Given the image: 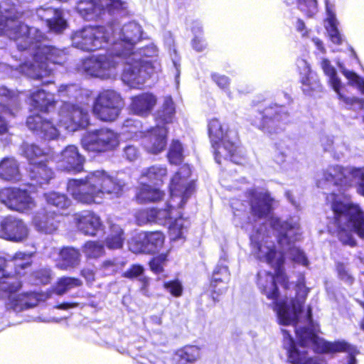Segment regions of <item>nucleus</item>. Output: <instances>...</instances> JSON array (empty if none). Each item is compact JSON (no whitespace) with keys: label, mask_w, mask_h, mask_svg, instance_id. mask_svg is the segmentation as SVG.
<instances>
[{"label":"nucleus","mask_w":364,"mask_h":364,"mask_svg":"<svg viewBox=\"0 0 364 364\" xmlns=\"http://www.w3.org/2000/svg\"><path fill=\"white\" fill-rule=\"evenodd\" d=\"M124 237L122 229L117 225L110 224V233L106 238V245L110 250L120 249Z\"/></svg>","instance_id":"58836bf2"},{"label":"nucleus","mask_w":364,"mask_h":364,"mask_svg":"<svg viewBox=\"0 0 364 364\" xmlns=\"http://www.w3.org/2000/svg\"><path fill=\"white\" fill-rule=\"evenodd\" d=\"M208 133L213 146H218L215 152V161L220 164V158L230 159L237 149V132L222 124L218 119H212L208 123Z\"/></svg>","instance_id":"6e6552de"},{"label":"nucleus","mask_w":364,"mask_h":364,"mask_svg":"<svg viewBox=\"0 0 364 364\" xmlns=\"http://www.w3.org/2000/svg\"><path fill=\"white\" fill-rule=\"evenodd\" d=\"M189 225V221L183 217L180 216L172 220L168 224L170 238L173 240L184 238Z\"/></svg>","instance_id":"e433bc0d"},{"label":"nucleus","mask_w":364,"mask_h":364,"mask_svg":"<svg viewBox=\"0 0 364 364\" xmlns=\"http://www.w3.org/2000/svg\"><path fill=\"white\" fill-rule=\"evenodd\" d=\"M284 347L287 350L288 359L293 364H326L322 356L318 355L309 358L306 357L304 350H299L296 346L294 340L289 333L283 329Z\"/></svg>","instance_id":"6ab92c4d"},{"label":"nucleus","mask_w":364,"mask_h":364,"mask_svg":"<svg viewBox=\"0 0 364 364\" xmlns=\"http://www.w3.org/2000/svg\"><path fill=\"white\" fill-rule=\"evenodd\" d=\"M124 154L127 160L132 161L138 158L139 151L135 146H127L124 149Z\"/></svg>","instance_id":"774afa93"},{"label":"nucleus","mask_w":364,"mask_h":364,"mask_svg":"<svg viewBox=\"0 0 364 364\" xmlns=\"http://www.w3.org/2000/svg\"><path fill=\"white\" fill-rule=\"evenodd\" d=\"M337 270L340 278L348 283H352L353 279L351 274L349 273L348 269L343 264H338L337 266Z\"/></svg>","instance_id":"338daca9"},{"label":"nucleus","mask_w":364,"mask_h":364,"mask_svg":"<svg viewBox=\"0 0 364 364\" xmlns=\"http://www.w3.org/2000/svg\"><path fill=\"white\" fill-rule=\"evenodd\" d=\"M126 264L124 259L119 258H114L112 259H107L102 264V267L109 274H114L119 270L122 269Z\"/></svg>","instance_id":"6e6d98bb"},{"label":"nucleus","mask_w":364,"mask_h":364,"mask_svg":"<svg viewBox=\"0 0 364 364\" xmlns=\"http://www.w3.org/2000/svg\"><path fill=\"white\" fill-rule=\"evenodd\" d=\"M0 201L12 210L26 213L36 206L30 193L24 189L6 188L0 190Z\"/></svg>","instance_id":"4468645a"},{"label":"nucleus","mask_w":364,"mask_h":364,"mask_svg":"<svg viewBox=\"0 0 364 364\" xmlns=\"http://www.w3.org/2000/svg\"><path fill=\"white\" fill-rule=\"evenodd\" d=\"M76 9L85 19L88 20L91 10V0H80L77 2Z\"/></svg>","instance_id":"052dcab7"},{"label":"nucleus","mask_w":364,"mask_h":364,"mask_svg":"<svg viewBox=\"0 0 364 364\" xmlns=\"http://www.w3.org/2000/svg\"><path fill=\"white\" fill-rule=\"evenodd\" d=\"M326 10L327 16L325 27L329 38L333 43L341 44L342 42V36L338 29V22L336 16L335 6L326 1Z\"/></svg>","instance_id":"7c9ffc66"},{"label":"nucleus","mask_w":364,"mask_h":364,"mask_svg":"<svg viewBox=\"0 0 364 364\" xmlns=\"http://www.w3.org/2000/svg\"><path fill=\"white\" fill-rule=\"evenodd\" d=\"M29 170L31 178L40 185L48 183L53 178V171L47 166L43 160L39 161L38 164L30 166Z\"/></svg>","instance_id":"c9c22d12"},{"label":"nucleus","mask_w":364,"mask_h":364,"mask_svg":"<svg viewBox=\"0 0 364 364\" xmlns=\"http://www.w3.org/2000/svg\"><path fill=\"white\" fill-rule=\"evenodd\" d=\"M92 237L103 236L105 234V227L99 216L92 214Z\"/></svg>","instance_id":"e2e57ef3"},{"label":"nucleus","mask_w":364,"mask_h":364,"mask_svg":"<svg viewBox=\"0 0 364 364\" xmlns=\"http://www.w3.org/2000/svg\"><path fill=\"white\" fill-rule=\"evenodd\" d=\"M26 124L31 130L36 132L37 134L46 139H54L59 135L56 127L38 114L28 117Z\"/></svg>","instance_id":"5701e85b"},{"label":"nucleus","mask_w":364,"mask_h":364,"mask_svg":"<svg viewBox=\"0 0 364 364\" xmlns=\"http://www.w3.org/2000/svg\"><path fill=\"white\" fill-rule=\"evenodd\" d=\"M295 331L302 348L312 346L316 352L321 353L347 352L352 354L355 351V348L345 341H326L316 336L311 329L296 326Z\"/></svg>","instance_id":"9b49d317"},{"label":"nucleus","mask_w":364,"mask_h":364,"mask_svg":"<svg viewBox=\"0 0 364 364\" xmlns=\"http://www.w3.org/2000/svg\"><path fill=\"white\" fill-rule=\"evenodd\" d=\"M289 4H296L298 9L306 16L311 17L318 11V4L316 0H284Z\"/></svg>","instance_id":"a18cd8bd"},{"label":"nucleus","mask_w":364,"mask_h":364,"mask_svg":"<svg viewBox=\"0 0 364 364\" xmlns=\"http://www.w3.org/2000/svg\"><path fill=\"white\" fill-rule=\"evenodd\" d=\"M21 13L17 11L16 6L9 1L0 4V33L6 35L9 38L21 42L27 32L36 35L39 40L42 35L36 28L28 27L18 21Z\"/></svg>","instance_id":"1a4fd4ad"},{"label":"nucleus","mask_w":364,"mask_h":364,"mask_svg":"<svg viewBox=\"0 0 364 364\" xmlns=\"http://www.w3.org/2000/svg\"><path fill=\"white\" fill-rule=\"evenodd\" d=\"M191 170L188 165H183L172 177L170 183L171 200L168 209L146 210L140 212L137 220L140 225L157 223L168 225L173 220L175 208H182L194 191V183L190 180Z\"/></svg>","instance_id":"20e7f679"},{"label":"nucleus","mask_w":364,"mask_h":364,"mask_svg":"<svg viewBox=\"0 0 364 364\" xmlns=\"http://www.w3.org/2000/svg\"><path fill=\"white\" fill-rule=\"evenodd\" d=\"M230 279V273L226 267H217L212 277L210 287L213 291V299L217 300V296L223 294L227 289V283Z\"/></svg>","instance_id":"c756f323"},{"label":"nucleus","mask_w":364,"mask_h":364,"mask_svg":"<svg viewBox=\"0 0 364 364\" xmlns=\"http://www.w3.org/2000/svg\"><path fill=\"white\" fill-rule=\"evenodd\" d=\"M125 3L122 0H92V14L95 12L97 9L100 11L107 9H124Z\"/></svg>","instance_id":"603ef678"},{"label":"nucleus","mask_w":364,"mask_h":364,"mask_svg":"<svg viewBox=\"0 0 364 364\" xmlns=\"http://www.w3.org/2000/svg\"><path fill=\"white\" fill-rule=\"evenodd\" d=\"M36 284H48L50 280V270L48 269H41L33 273Z\"/></svg>","instance_id":"680f3d73"},{"label":"nucleus","mask_w":364,"mask_h":364,"mask_svg":"<svg viewBox=\"0 0 364 364\" xmlns=\"http://www.w3.org/2000/svg\"><path fill=\"white\" fill-rule=\"evenodd\" d=\"M168 158L171 164H178L183 160V148L178 141H173L168 152Z\"/></svg>","instance_id":"864d4df0"},{"label":"nucleus","mask_w":364,"mask_h":364,"mask_svg":"<svg viewBox=\"0 0 364 364\" xmlns=\"http://www.w3.org/2000/svg\"><path fill=\"white\" fill-rule=\"evenodd\" d=\"M141 26L135 23L130 22L122 28L118 23L109 26L108 28L104 27H92V48H101L103 43L112 42V54L117 56H127L135 53H132L134 44L141 37Z\"/></svg>","instance_id":"39448f33"},{"label":"nucleus","mask_w":364,"mask_h":364,"mask_svg":"<svg viewBox=\"0 0 364 364\" xmlns=\"http://www.w3.org/2000/svg\"><path fill=\"white\" fill-rule=\"evenodd\" d=\"M165 236L160 231L140 234L132 239L129 250L134 253L155 254L162 250Z\"/></svg>","instance_id":"dca6fc26"},{"label":"nucleus","mask_w":364,"mask_h":364,"mask_svg":"<svg viewBox=\"0 0 364 364\" xmlns=\"http://www.w3.org/2000/svg\"><path fill=\"white\" fill-rule=\"evenodd\" d=\"M341 88H338V90H334L341 101H343L349 108H352L353 106L357 105L360 108H362L364 105V100L360 99L358 97H349L344 96L340 91Z\"/></svg>","instance_id":"bf43d9fd"},{"label":"nucleus","mask_w":364,"mask_h":364,"mask_svg":"<svg viewBox=\"0 0 364 364\" xmlns=\"http://www.w3.org/2000/svg\"><path fill=\"white\" fill-rule=\"evenodd\" d=\"M212 79L219 87L228 90L230 80L227 76L214 73L212 75Z\"/></svg>","instance_id":"69168bd1"},{"label":"nucleus","mask_w":364,"mask_h":364,"mask_svg":"<svg viewBox=\"0 0 364 364\" xmlns=\"http://www.w3.org/2000/svg\"><path fill=\"white\" fill-rule=\"evenodd\" d=\"M44 198L48 204L58 208L65 209L70 205V200L65 195L57 192L45 193Z\"/></svg>","instance_id":"8fccbe9b"},{"label":"nucleus","mask_w":364,"mask_h":364,"mask_svg":"<svg viewBox=\"0 0 364 364\" xmlns=\"http://www.w3.org/2000/svg\"><path fill=\"white\" fill-rule=\"evenodd\" d=\"M351 183L356 185L358 193L364 196V167L329 166L323 170L316 181V185L320 188H337L339 194H336L333 191L326 197V200L331 205L339 240L343 244L353 246L355 244L353 232L364 238V212L358 205L348 201L341 194Z\"/></svg>","instance_id":"f257e3e1"},{"label":"nucleus","mask_w":364,"mask_h":364,"mask_svg":"<svg viewBox=\"0 0 364 364\" xmlns=\"http://www.w3.org/2000/svg\"><path fill=\"white\" fill-rule=\"evenodd\" d=\"M32 105L40 110H46L53 102V97L51 94L44 90H38L31 95Z\"/></svg>","instance_id":"ea45409f"},{"label":"nucleus","mask_w":364,"mask_h":364,"mask_svg":"<svg viewBox=\"0 0 364 364\" xmlns=\"http://www.w3.org/2000/svg\"><path fill=\"white\" fill-rule=\"evenodd\" d=\"M84 162V157L73 145L66 146L57 158L58 167L66 171H81Z\"/></svg>","instance_id":"aec40b11"},{"label":"nucleus","mask_w":364,"mask_h":364,"mask_svg":"<svg viewBox=\"0 0 364 364\" xmlns=\"http://www.w3.org/2000/svg\"><path fill=\"white\" fill-rule=\"evenodd\" d=\"M116 61L110 60L109 56L100 55L92 60V77L102 79L109 78L114 75L113 69Z\"/></svg>","instance_id":"2f4dec72"},{"label":"nucleus","mask_w":364,"mask_h":364,"mask_svg":"<svg viewBox=\"0 0 364 364\" xmlns=\"http://www.w3.org/2000/svg\"><path fill=\"white\" fill-rule=\"evenodd\" d=\"M24 156L30 162V166L38 164L39 161L46 159L45 152L34 144H24L23 146Z\"/></svg>","instance_id":"79ce46f5"},{"label":"nucleus","mask_w":364,"mask_h":364,"mask_svg":"<svg viewBox=\"0 0 364 364\" xmlns=\"http://www.w3.org/2000/svg\"><path fill=\"white\" fill-rule=\"evenodd\" d=\"M81 284L79 279L73 277H62L58 281L54 292L58 295H63L73 288Z\"/></svg>","instance_id":"09e8293b"},{"label":"nucleus","mask_w":364,"mask_h":364,"mask_svg":"<svg viewBox=\"0 0 364 364\" xmlns=\"http://www.w3.org/2000/svg\"><path fill=\"white\" fill-rule=\"evenodd\" d=\"M144 267L139 264H134L123 273V277L129 279H133L142 275Z\"/></svg>","instance_id":"0e129e2a"},{"label":"nucleus","mask_w":364,"mask_h":364,"mask_svg":"<svg viewBox=\"0 0 364 364\" xmlns=\"http://www.w3.org/2000/svg\"><path fill=\"white\" fill-rule=\"evenodd\" d=\"M156 102L157 99L153 94L142 93L132 98L130 109L136 114L145 116L153 110Z\"/></svg>","instance_id":"a878e982"},{"label":"nucleus","mask_w":364,"mask_h":364,"mask_svg":"<svg viewBox=\"0 0 364 364\" xmlns=\"http://www.w3.org/2000/svg\"><path fill=\"white\" fill-rule=\"evenodd\" d=\"M301 234L297 218L281 221L271 217L267 225L262 224L250 235L252 254L262 261L267 262L275 270L277 279L283 278L282 267L284 253L288 252L295 262L307 267L309 261L305 254L293 245Z\"/></svg>","instance_id":"f03ea898"},{"label":"nucleus","mask_w":364,"mask_h":364,"mask_svg":"<svg viewBox=\"0 0 364 364\" xmlns=\"http://www.w3.org/2000/svg\"><path fill=\"white\" fill-rule=\"evenodd\" d=\"M34 228L41 232L51 234L58 228L54 213L38 212L33 219Z\"/></svg>","instance_id":"c85d7f7f"},{"label":"nucleus","mask_w":364,"mask_h":364,"mask_svg":"<svg viewBox=\"0 0 364 364\" xmlns=\"http://www.w3.org/2000/svg\"><path fill=\"white\" fill-rule=\"evenodd\" d=\"M296 65L301 75V83L306 87L303 88L304 91L309 92L319 88V82L311 72L307 61L304 59H298Z\"/></svg>","instance_id":"f704fd0d"},{"label":"nucleus","mask_w":364,"mask_h":364,"mask_svg":"<svg viewBox=\"0 0 364 364\" xmlns=\"http://www.w3.org/2000/svg\"><path fill=\"white\" fill-rule=\"evenodd\" d=\"M124 185L119 181L111 177L103 171L92 173V202L100 203L105 196L119 197Z\"/></svg>","instance_id":"ddd939ff"},{"label":"nucleus","mask_w":364,"mask_h":364,"mask_svg":"<svg viewBox=\"0 0 364 364\" xmlns=\"http://www.w3.org/2000/svg\"><path fill=\"white\" fill-rule=\"evenodd\" d=\"M124 106L120 95L113 90H105L96 98L92 112L102 120L111 122L119 116Z\"/></svg>","instance_id":"f8f14e48"},{"label":"nucleus","mask_w":364,"mask_h":364,"mask_svg":"<svg viewBox=\"0 0 364 364\" xmlns=\"http://www.w3.org/2000/svg\"><path fill=\"white\" fill-rule=\"evenodd\" d=\"M166 174L167 171L165 167L160 166H153L142 172L141 176V183H145L146 180H148L153 183L154 185H159L160 183L163 182L164 178H165L166 176Z\"/></svg>","instance_id":"4c0bfd02"},{"label":"nucleus","mask_w":364,"mask_h":364,"mask_svg":"<svg viewBox=\"0 0 364 364\" xmlns=\"http://www.w3.org/2000/svg\"><path fill=\"white\" fill-rule=\"evenodd\" d=\"M0 178L9 182L21 180V173L18 161L13 157H6L0 161Z\"/></svg>","instance_id":"cd10ccee"},{"label":"nucleus","mask_w":364,"mask_h":364,"mask_svg":"<svg viewBox=\"0 0 364 364\" xmlns=\"http://www.w3.org/2000/svg\"><path fill=\"white\" fill-rule=\"evenodd\" d=\"M36 14L39 18L45 20L50 30L55 32H60L65 28L66 22L62 17L60 10L53 8H40Z\"/></svg>","instance_id":"bb28decb"},{"label":"nucleus","mask_w":364,"mask_h":364,"mask_svg":"<svg viewBox=\"0 0 364 364\" xmlns=\"http://www.w3.org/2000/svg\"><path fill=\"white\" fill-rule=\"evenodd\" d=\"M166 128L164 126H157L149 131L143 141L146 150L151 154L162 151L166 145Z\"/></svg>","instance_id":"4be33fe9"},{"label":"nucleus","mask_w":364,"mask_h":364,"mask_svg":"<svg viewBox=\"0 0 364 364\" xmlns=\"http://www.w3.org/2000/svg\"><path fill=\"white\" fill-rule=\"evenodd\" d=\"M200 348L197 346H186L177 350L173 355L176 364H193L200 359Z\"/></svg>","instance_id":"72a5a7b5"},{"label":"nucleus","mask_w":364,"mask_h":364,"mask_svg":"<svg viewBox=\"0 0 364 364\" xmlns=\"http://www.w3.org/2000/svg\"><path fill=\"white\" fill-rule=\"evenodd\" d=\"M251 215L256 219H262L270 213L272 199L266 191H252L250 193Z\"/></svg>","instance_id":"412c9836"},{"label":"nucleus","mask_w":364,"mask_h":364,"mask_svg":"<svg viewBox=\"0 0 364 364\" xmlns=\"http://www.w3.org/2000/svg\"><path fill=\"white\" fill-rule=\"evenodd\" d=\"M164 287L173 296H181L183 292V286L178 280H173L164 284Z\"/></svg>","instance_id":"13d9d810"},{"label":"nucleus","mask_w":364,"mask_h":364,"mask_svg":"<svg viewBox=\"0 0 364 364\" xmlns=\"http://www.w3.org/2000/svg\"><path fill=\"white\" fill-rule=\"evenodd\" d=\"M143 186L140 188L136 195L137 200L141 202L156 201L160 200L163 196V193L156 188H153L149 185L142 183Z\"/></svg>","instance_id":"a19ab883"},{"label":"nucleus","mask_w":364,"mask_h":364,"mask_svg":"<svg viewBox=\"0 0 364 364\" xmlns=\"http://www.w3.org/2000/svg\"><path fill=\"white\" fill-rule=\"evenodd\" d=\"M80 254L73 247H64L59 253L57 267L62 270H68L77 267L80 262Z\"/></svg>","instance_id":"473e14b6"},{"label":"nucleus","mask_w":364,"mask_h":364,"mask_svg":"<svg viewBox=\"0 0 364 364\" xmlns=\"http://www.w3.org/2000/svg\"><path fill=\"white\" fill-rule=\"evenodd\" d=\"M321 66L323 71L328 77V82L334 90L341 87L342 83L337 76L336 70L327 58H322Z\"/></svg>","instance_id":"c03bdc74"},{"label":"nucleus","mask_w":364,"mask_h":364,"mask_svg":"<svg viewBox=\"0 0 364 364\" xmlns=\"http://www.w3.org/2000/svg\"><path fill=\"white\" fill-rule=\"evenodd\" d=\"M151 68L147 62L137 60L135 58L127 62L122 75V81L131 87L143 85L150 76Z\"/></svg>","instance_id":"a211bd4d"},{"label":"nucleus","mask_w":364,"mask_h":364,"mask_svg":"<svg viewBox=\"0 0 364 364\" xmlns=\"http://www.w3.org/2000/svg\"><path fill=\"white\" fill-rule=\"evenodd\" d=\"M29 235V229L26 223L18 218L9 215L0 222V237L6 240L22 242Z\"/></svg>","instance_id":"f3484780"},{"label":"nucleus","mask_w":364,"mask_h":364,"mask_svg":"<svg viewBox=\"0 0 364 364\" xmlns=\"http://www.w3.org/2000/svg\"><path fill=\"white\" fill-rule=\"evenodd\" d=\"M118 145V138L115 133L107 129L92 132V151H103Z\"/></svg>","instance_id":"393cba45"},{"label":"nucleus","mask_w":364,"mask_h":364,"mask_svg":"<svg viewBox=\"0 0 364 364\" xmlns=\"http://www.w3.org/2000/svg\"><path fill=\"white\" fill-rule=\"evenodd\" d=\"M257 284L261 293L268 299L274 301V311L276 312L279 324L291 325L299 321L304 301L299 299H281L277 301L278 289L276 277L266 270H261L257 274Z\"/></svg>","instance_id":"423d86ee"},{"label":"nucleus","mask_w":364,"mask_h":364,"mask_svg":"<svg viewBox=\"0 0 364 364\" xmlns=\"http://www.w3.org/2000/svg\"><path fill=\"white\" fill-rule=\"evenodd\" d=\"M37 30L42 35L41 39H36V38H35L36 35L27 32L23 38L22 41L17 43V47L19 50H38L34 55L35 63L31 64L26 63L21 68L22 72L28 76L38 79L48 75L50 72V70L47 68V65L45 62H38V58L41 55H45V59L47 61L55 64H63L66 60V55L63 50L55 48H41L40 42L43 39V35L38 29Z\"/></svg>","instance_id":"0eeeda50"},{"label":"nucleus","mask_w":364,"mask_h":364,"mask_svg":"<svg viewBox=\"0 0 364 364\" xmlns=\"http://www.w3.org/2000/svg\"><path fill=\"white\" fill-rule=\"evenodd\" d=\"M337 65L342 74L348 80L349 83L356 86L362 93H364V80L360 77L355 73L347 70L340 61L337 62Z\"/></svg>","instance_id":"3c124183"},{"label":"nucleus","mask_w":364,"mask_h":364,"mask_svg":"<svg viewBox=\"0 0 364 364\" xmlns=\"http://www.w3.org/2000/svg\"><path fill=\"white\" fill-rule=\"evenodd\" d=\"M33 254L18 252L5 260V264L0 269V299H7L6 306L15 311H21L26 309L36 306L40 300L36 293L17 294L21 287L18 278L9 273L6 275V269L14 268L15 274L21 275L23 270L31 264Z\"/></svg>","instance_id":"7ed1b4c3"},{"label":"nucleus","mask_w":364,"mask_h":364,"mask_svg":"<svg viewBox=\"0 0 364 364\" xmlns=\"http://www.w3.org/2000/svg\"><path fill=\"white\" fill-rule=\"evenodd\" d=\"M67 191L78 202L89 203L91 200V183L88 177L85 179L70 180Z\"/></svg>","instance_id":"b1692460"},{"label":"nucleus","mask_w":364,"mask_h":364,"mask_svg":"<svg viewBox=\"0 0 364 364\" xmlns=\"http://www.w3.org/2000/svg\"><path fill=\"white\" fill-rule=\"evenodd\" d=\"M59 125L69 132L85 129L90 124V115L87 110L70 103H65L59 113Z\"/></svg>","instance_id":"2eb2a0df"},{"label":"nucleus","mask_w":364,"mask_h":364,"mask_svg":"<svg viewBox=\"0 0 364 364\" xmlns=\"http://www.w3.org/2000/svg\"><path fill=\"white\" fill-rule=\"evenodd\" d=\"M11 92L7 90L5 87H0V96L1 97H9V102H7V104L3 105L0 103V112H10L9 107L13 105L14 104H16L17 102L16 98H13L11 97ZM7 131V124L5 120L0 117V134L5 133Z\"/></svg>","instance_id":"de8ad7c7"},{"label":"nucleus","mask_w":364,"mask_h":364,"mask_svg":"<svg viewBox=\"0 0 364 364\" xmlns=\"http://www.w3.org/2000/svg\"><path fill=\"white\" fill-rule=\"evenodd\" d=\"M73 43L76 47L83 50H90L91 46V28L86 27L77 32L73 38Z\"/></svg>","instance_id":"37998d69"},{"label":"nucleus","mask_w":364,"mask_h":364,"mask_svg":"<svg viewBox=\"0 0 364 364\" xmlns=\"http://www.w3.org/2000/svg\"><path fill=\"white\" fill-rule=\"evenodd\" d=\"M167 254H161L159 256L154 257L149 262V266L155 274H160L164 271V266L166 262Z\"/></svg>","instance_id":"4d7b16f0"},{"label":"nucleus","mask_w":364,"mask_h":364,"mask_svg":"<svg viewBox=\"0 0 364 364\" xmlns=\"http://www.w3.org/2000/svg\"><path fill=\"white\" fill-rule=\"evenodd\" d=\"M76 225L78 230L85 235H88L91 225V213L90 211H84L77 213L75 216Z\"/></svg>","instance_id":"5fc2aeb1"},{"label":"nucleus","mask_w":364,"mask_h":364,"mask_svg":"<svg viewBox=\"0 0 364 364\" xmlns=\"http://www.w3.org/2000/svg\"><path fill=\"white\" fill-rule=\"evenodd\" d=\"M289 113L286 107L275 105L264 109L251 117V124L264 134L272 135L284 129L289 122Z\"/></svg>","instance_id":"9d476101"},{"label":"nucleus","mask_w":364,"mask_h":364,"mask_svg":"<svg viewBox=\"0 0 364 364\" xmlns=\"http://www.w3.org/2000/svg\"><path fill=\"white\" fill-rule=\"evenodd\" d=\"M174 114L173 102L170 97H166L162 107L157 112V117L164 123H169L172 121Z\"/></svg>","instance_id":"49530a36"}]
</instances>
